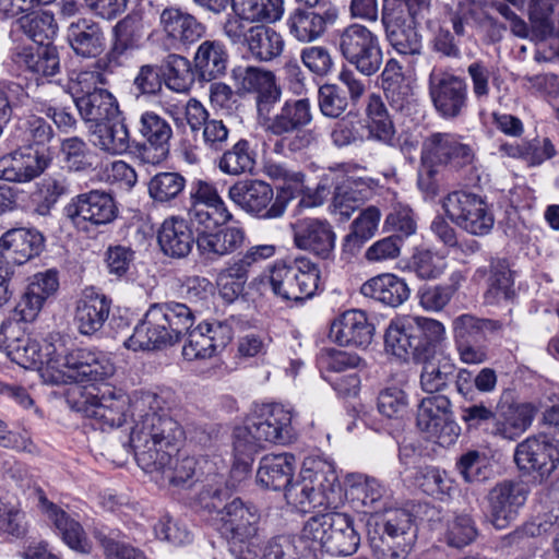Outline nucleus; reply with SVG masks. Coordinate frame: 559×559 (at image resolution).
Masks as SVG:
<instances>
[{"mask_svg": "<svg viewBox=\"0 0 559 559\" xmlns=\"http://www.w3.org/2000/svg\"><path fill=\"white\" fill-rule=\"evenodd\" d=\"M133 409L135 426L131 428L129 442L138 465L175 486L191 479L197 463L188 455L175 457L185 431L167 413L165 399L159 394H143L134 401Z\"/></svg>", "mask_w": 559, "mask_h": 559, "instance_id": "f257e3e1", "label": "nucleus"}, {"mask_svg": "<svg viewBox=\"0 0 559 559\" xmlns=\"http://www.w3.org/2000/svg\"><path fill=\"white\" fill-rule=\"evenodd\" d=\"M193 323V311L185 304H153L135 325L132 335L124 341V346L134 352L160 349L178 343L188 332L182 356L193 361L213 357L233 338V330L225 322H202L190 331Z\"/></svg>", "mask_w": 559, "mask_h": 559, "instance_id": "f03ea898", "label": "nucleus"}, {"mask_svg": "<svg viewBox=\"0 0 559 559\" xmlns=\"http://www.w3.org/2000/svg\"><path fill=\"white\" fill-rule=\"evenodd\" d=\"M384 493V487L369 477L359 476L349 488L355 506L370 514L367 527L372 555L377 559H406L417 538L414 519L404 509L380 512Z\"/></svg>", "mask_w": 559, "mask_h": 559, "instance_id": "7ed1b4c3", "label": "nucleus"}, {"mask_svg": "<svg viewBox=\"0 0 559 559\" xmlns=\"http://www.w3.org/2000/svg\"><path fill=\"white\" fill-rule=\"evenodd\" d=\"M112 364L100 353L67 346L61 337L44 343L41 377L53 384L76 382L95 384L112 376Z\"/></svg>", "mask_w": 559, "mask_h": 559, "instance_id": "20e7f679", "label": "nucleus"}, {"mask_svg": "<svg viewBox=\"0 0 559 559\" xmlns=\"http://www.w3.org/2000/svg\"><path fill=\"white\" fill-rule=\"evenodd\" d=\"M292 413L281 404L257 406L234 430V454L248 468L264 442L286 443L292 439Z\"/></svg>", "mask_w": 559, "mask_h": 559, "instance_id": "39448f33", "label": "nucleus"}, {"mask_svg": "<svg viewBox=\"0 0 559 559\" xmlns=\"http://www.w3.org/2000/svg\"><path fill=\"white\" fill-rule=\"evenodd\" d=\"M259 120L267 133L280 138L274 144L275 153H302L318 142L316 131L306 129L313 120L312 105L307 97L288 98L276 112Z\"/></svg>", "mask_w": 559, "mask_h": 559, "instance_id": "423d86ee", "label": "nucleus"}, {"mask_svg": "<svg viewBox=\"0 0 559 559\" xmlns=\"http://www.w3.org/2000/svg\"><path fill=\"white\" fill-rule=\"evenodd\" d=\"M288 504L298 511L324 507L334 510L342 501V486L333 466L321 460L305 462L296 479L284 488Z\"/></svg>", "mask_w": 559, "mask_h": 559, "instance_id": "0eeeda50", "label": "nucleus"}, {"mask_svg": "<svg viewBox=\"0 0 559 559\" xmlns=\"http://www.w3.org/2000/svg\"><path fill=\"white\" fill-rule=\"evenodd\" d=\"M431 0H384L381 23L385 38L401 55L418 56L423 38L418 25L430 13Z\"/></svg>", "mask_w": 559, "mask_h": 559, "instance_id": "6e6552de", "label": "nucleus"}, {"mask_svg": "<svg viewBox=\"0 0 559 559\" xmlns=\"http://www.w3.org/2000/svg\"><path fill=\"white\" fill-rule=\"evenodd\" d=\"M260 512L239 497L231 499L218 522V531L236 559H257L260 544Z\"/></svg>", "mask_w": 559, "mask_h": 559, "instance_id": "1a4fd4ad", "label": "nucleus"}, {"mask_svg": "<svg viewBox=\"0 0 559 559\" xmlns=\"http://www.w3.org/2000/svg\"><path fill=\"white\" fill-rule=\"evenodd\" d=\"M301 536L319 543L334 556H350L360 545L354 519L345 512L329 511L312 515L305 522Z\"/></svg>", "mask_w": 559, "mask_h": 559, "instance_id": "9d476101", "label": "nucleus"}, {"mask_svg": "<svg viewBox=\"0 0 559 559\" xmlns=\"http://www.w3.org/2000/svg\"><path fill=\"white\" fill-rule=\"evenodd\" d=\"M319 281V266L304 255L277 261L270 271L273 293L285 300L311 298L318 290Z\"/></svg>", "mask_w": 559, "mask_h": 559, "instance_id": "9b49d317", "label": "nucleus"}, {"mask_svg": "<svg viewBox=\"0 0 559 559\" xmlns=\"http://www.w3.org/2000/svg\"><path fill=\"white\" fill-rule=\"evenodd\" d=\"M337 47L342 57L366 76L376 74L382 66L380 39L362 24L353 23L341 29Z\"/></svg>", "mask_w": 559, "mask_h": 559, "instance_id": "f8f14e48", "label": "nucleus"}, {"mask_svg": "<svg viewBox=\"0 0 559 559\" xmlns=\"http://www.w3.org/2000/svg\"><path fill=\"white\" fill-rule=\"evenodd\" d=\"M443 207L448 217L469 235L486 236L493 228V213L479 194L453 191L444 199Z\"/></svg>", "mask_w": 559, "mask_h": 559, "instance_id": "ddd939ff", "label": "nucleus"}, {"mask_svg": "<svg viewBox=\"0 0 559 559\" xmlns=\"http://www.w3.org/2000/svg\"><path fill=\"white\" fill-rule=\"evenodd\" d=\"M229 199L246 213L263 219L282 217L288 201L282 195L274 197L271 185L259 179L235 182L228 189Z\"/></svg>", "mask_w": 559, "mask_h": 559, "instance_id": "4468645a", "label": "nucleus"}, {"mask_svg": "<svg viewBox=\"0 0 559 559\" xmlns=\"http://www.w3.org/2000/svg\"><path fill=\"white\" fill-rule=\"evenodd\" d=\"M501 321L478 318L469 313L456 317L452 322L453 336L465 364H481L487 359V348L483 344L488 335L499 333Z\"/></svg>", "mask_w": 559, "mask_h": 559, "instance_id": "2eb2a0df", "label": "nucleus"}, {"mask_svg": "<svg viewBox=\"0 0 559 559\" xmlns=\"http://www.w3.org/2000/svg\"><path fill=\"white\" fill-rule=\"evenodd\" d=\"M417 427L441 447L453 444L460 436V427L453 419L452 403L443 394L431 395L420 401Z\"/></svg>", "mask_w": 559, "mask_h": 559, "instance_id": "dca6fc26", "label": "nucleus"}, {"mask_svg": "<svg viewBox=\"0 0 559 559\" xmlns=\"http://www.w3.org/2000/svg\"><path fill=\"white\" fill-rule=\"evenodd\" d=\"M150 394L153 392L147 391ZM146 392L134 394L132 400L122 391L105 385L99 393L91 394L82 403L81 411L86 417L93 418L102 430L120 427L126 421L127 409H131L133 426H135L133 404L136 399Z\"/></svg>", "mask_w": 559, "mask_h": 559, "instance_id": "f3484780", "label": "nucleus"}, {"mask_svg": "<svg viewBox=\"0 0 559 559\" xmlns=\"http://www.w3.org/2000/svg\"><path fill=\"white\" fill-rule=\"evenodd\" d=\"M428 92L436 111L443 119H456L467 110L468 85L460 75L433 69L428 78Z\"/></svg>", "mask_w": 559, "mask_h": 559, "instance_id": "a211bd4d", "label": "nucleus"}, {"mask_svg": "<svg viewBox=\"0 0 559 559\" xmlns=\"http://www.w3.org/2000/svg\"><path fill=\"white\" fill-rule=\"evenodd\" d=\"M514 462L522 473L543 481L559 465V442L546 435L528 437L516 445Z\"/></svg>", "mask_w": 559, "mask_h": 559, "instance_id": "6ab92c4d", "label": "nucleus"}, {"mask_svg": "<svg viewBox=\"0 0 559 559\" xmlns=\"http://www.w3.org/2000/svg\"><path fill=\"white\" fill-rule=\"evenodd\" d=\"M239 88L254 95L258 118L267 117L282 99V86L272 70L248 66L236 74Z\"/></svg>", "mask_w": 559, "mask_h": 559, "instance_id": "aec40b11", "label": "nucleus"}, {"mask_svg": "<svg viewBox=\"0 0 559 559\" xmlns=\"http://www.w3.org/2000/svg\"><path fill=\"white\" fill-rule=\"evenodd\" d=\"M64 214L78 227L85 223L102 226L117 218L118 207L111 194L92 190L72 198L64 206Z\"/></svg>", "mask_w": 559, "mask_h": 559, "instance_id": "412c9836", "label": "nucleus"}, {"mask_svg": "<svg viewBox=\"0 0 559 559\" xmlns=\"http://www.w3.org/2000/svg\"><path fill=\"white\" fill-rule=\"evenodd\" d=\"M296 248L321 259H330L335 248L336 235L326 219L316 217L298 218L290 223Z\"/></svg>", "mask_w": 559, "mask_h": 559, "instance_id": "4be33fe9", "label": "nucleus"}, {"mask_svg": "<svg viewBox=\"0 0 559 559\" xmlns=\"http://www.w3.org/2000/svg\"><path fill=\"white\" fill-rule=\"evenodd\" d=\"M340 17L335 5L297 8L287 17L289 34L300 43H311L321 38L328 28Z\"/></svg>", "mask_w": 559, "mask_h": 559, "instance_id": "5701e85b", "label": "nucleus"}, {"mask_svg": "<svg viewBox=\"0 0 559 559\" xmlns=\"http://www.w3.org/2000/svg\"><path fill=\"white\" fill-rule=\"evenodd\" d=\"M472 150L452 133L436 132L424 139L420 160L437 168L452 165L462 167L472 162Z\"/></svg>", "mask_w": 559, "mask_h": 559, "instance_id": "b1692460", "label": "nucleus"}, {"mask_svg": "<svg viewBox=\"0 0 559 559\" xmlns=\"http://www.w3.org/2000/svg\"><path fill=\"white\" fill-rule=\"evenodd\" d=\"M0 344L11 361L24 369H44V345L22 332L20 324L4 321L0 328Z\"/></svg>", "mask_w": 559, "mask_h": 559, "instance_id": "393cba45", "label": "nucleus"}, {"mask_svg": "<svg viewBox=\"0 0 559 559\" xmlns=\"http://www.w3.org/2000/svg\"><path fill=\"white\" fill-rule=\"evenodd\" d=\"M527 499V489L521 483L503 480L488 493L490 522L497 530L507 528L519 515Z\"/></svg>", "mask_w": 559, "mask_h": 559, "instance_id": "a878e982", "label": "nucleus"}, {"mask_svg": "<svg viewBox=\"0 0 559 559\" xmlns=\"http://www.w3.org/2000/svg\"><path fill=\"white\" fill-rule=\"evenodd\" d=\"M50 160L51 153L48 150L33 151V147H20L0 157V180L31 181L44 173Z\"/></svg>", "mask_w": 559, "mask_h": 559, "instance_id": "bb28decb", "label": "nucleus"}, {"mask_svg": "<svg viewBox=\"0 0 559 559\" xmlns=\"http://www.w3.org/2000/svg\"><path fill=\"white\" fill-rule=\"evenodd\" d=\"M159 24L165 37L175 47H188L200 40L206 33V26L201 21L176 7L162 11Z\"/></svg>", "mask_w": 559, "mask_h": 559, "instance_id": "cd10ccee", "label": "nucleus"}, {"mask_svg": "<svg viewBox=\"0 0 559 559\" xmlns=\"http://www.w3.org/2000/svg\"><path fill=\"white\" fill-rule=\"evenodd\" d=\"M374 326L367 314L357 309L347 310L331 324L329 336L341 346L366 348L372 342Z\"/></svg>", "mask_w": 559, "mask_h": 559, "instance_id": "c85d7f7f", "label": "nucleus"}, {"mask_svg": "<svg viewBox=\"0 0 559 559\" xmlns=\"http://www.w3.org/2000/svg\"><path fill=\"white\" fill-rule=\"evenodd\" d=\"M245 239L246 233L242 228L226 226L200 231L195 243L204 259L216 261L240 249Z\"/></svg>", "mask_w": 559, "mask_h": 559, "instance_id": "c756f323", "label": "nucleus"}, {"mask_svg": "<svg viewBox=\"0 0 559 559\" xmlns=\"http://www.w3.org/2000/svg\"><path fill=\"white\" fill-rule=\"evenodd\" d=\"M44 248V236L27 228H13L0 238V253L15 264H24L37 257Z\"/></svg>", "mask_w": 559, "mask_h": 559, "instance_id": "7c9ffc66", "label": "nucleus"}, {"mask_svg": "<svg viewBox=\"0 0 559 559\" xmlns=\"http://www.w3.org/2000/svg\"><path fill=\"white\" fill-rule=\"evenodd\" d=\"M111 300L94 289H86L76 304L74 321L81 334L93 335L107 321Z\"/></svg>", "mask_w": 559, "mask_h": 559, "instance_id": "2f4dec72", "label": "nucleus"}, {"mask_svg": "<svg viewBox=\"0 0 559 559\" xmlns=\"http://www.w3.org/2000/svg\"><path fill=\"white\" fill-rule=\"evenodd\" d=\"M67 39L76 56L96 58L105 49V36L100 25L81 17L68 26Z\"/></svg>", "mask_w": 559, "mask_h": 559, "instance_id": "473e14b6", "label": "nucleus"}, {"mask_svg": "<svg viewBox=\"0 0 559 559\" xmlns=\"http://www.w3.org/2000/svg\"><path fill=\"white\" fill-rule=\"evenodd\" d=\"M92 144L109 155H120L128 151L130 132L124 118L105 120L87 127Z\"/></svg>", "mask_w": 559, "mask_h": 559, "instance_id": "72a5a7b5", "label": "nucleus"}, {"mask_svg": "<svg viewBox=\"0 0 559 559\" xmlns=\"http://www.w3.org/2000/svg\"><path fill=\"white\" fill-rule=\"evenodd\" d=\"M246 47L253 60L269 63L282 56L285 40L282 34L269 24H258L250 26Z\"/></svg>", "mask_w": 559, "mask_h": 559, "instance_id": "f704fd0d", "label": "nucleus"}, {"mask_svg": "<svg viewBox=\"0 0 559 559\" xmlns=\"http://www.w3.org/2000/svg\"><path fill=\"white\" fill-rule=\"evenodd\" d=\"M228 63V52L219 40H204L198 47L193 57V67L200 81L211 82L225 74Z\"/></svg>", "mask_w": 559, "mask_h": 559, "instance_id": "c9c22d12", "label": "nucleus"}, {"mask_svg": "<svg viewBox=\"0 0 559 559\" xmlns=\"http://www.w3.org/2000/svg\"><path fill=\"white\" fill-rule=\"evenodd\" d=\"M40 503L45 507L49 519L53 522L62 540L73 550L81 554H90L92 544L88 540L82 525L72 519L67 512L49 502L46 497L40 496Z\"/></svg>", "mask_w": 559, "mask_h": 559, "instance_id": "e433bc0d", "label": "nucleus"}, {"mask_svg": "<svg viewBox=\"0 0 559 559\" xmlns=\"http://www.w3.org/2000/svg\"><path fill=\"white\" fill-rule=\"evenodd\" d=\"M296 459L290 453L266 454L259 463L257 481L264 488L284 489L294 474Z\"/></svg>", "mask_w": 559, "mask_h": 559, "instance_id": "4c0bfd02", "label": "nucleus"}, {"mask_svg": "<svg viewBox=\"0 0 559 559\" xmlns=\"http://www.w3.org/2000/svg\"><path fill=\"white\" fill-rule=\"evenodd\" d=\"M360 293L390 307H399L409 297V288L405 281L393 274L370 278L361 285Z\"/></svg>", "mask_w": 559, "mask_h": 559, "instance_id": "58836bf2", "label": "nucleus"}, {"mask_svg": "<svg viewBox=\"0 0 559 559\" xmlns=\"http://www.w3.org/2000/svg\"><path fill=\"white\" fill-rule=\"evenodd\" d=\"M418 333L420 328L414 317L405 316L392 320L384 335L386 350L399 358L412 357L415 360L414 341Z\"/></svg>", "mask_w": 559, "mask_h": 559, "instance_id": "ea45409f", "label": "nucleus"}, {"mask_svg": "<svg viewBox=\"0 0 559 559\" xmlns=\"http://www.w3.org/2000/svg\"><path fill=\"white\" fill-rule=\"evenodd\" d=\"M157 239L162 251L171 258L188 255L194 243V237L188 223L177 217H170L162 224Z\"/></svg>", "mask_w": 559, "mask_h": 559, "instance_id": "a19ab883", "label": "nucleus"}, {"mask_svg": "<svg viewBox=\"0 0 559 559\" xmlns=\"http://www.w3.org/2000/svg\"><path fill=\"white\" fill-rule=\"evenodd\" d=\"M14 61L31 72L35 80L51 78L60 72V58L56 46L47 44L37 49L23 48L16 52Z\"/></svg>", "mask_w": 559, "mask_h": 559, "instance_id": "79ce46f5", "label": "nucleus"}, {"mask_svg": "<svg viewBox=\"0 0 559 559\" xmlns=\"http://www.w3.org/2000/svg\"><path fill=\"white\" fill-rule=\"evenodd\" d=\"M516 296L513 272L503 259H493L489 266V277L484 300L487 305H501L513 301Z\"/></svg>", "mask_w": 559, "mask_h": 559, "instance_id": "37998d69", "label": "nucleus"}, {"mask_svg": "<svg viewBox=\"0 0 559 559\" xmlns=\"http://www.w3.org/2000/svg\"><path fill=\"white\" fill-rule=\"evenodd\" d=\"M381 218L380 210L370 205L352 222L349 233L343 241V251L349 255H356L362 246L371 239L377 230Z\"/></svg>", "mask_w": 559, "mask_h": 559, "instance_id": "c03bdc74", "label": "nucleus"}, {"mask_svg": "<svg viewBox=\"0 0 559 559\" xmlns=\"http://www.w3.org/2000/svg\"><path fill=\"white\" fill-rule=\"evenodd\" d=\"M138 130L141 136L157 152V162L164 159L169 151L173 138L170 123L158 114L147 110L139 119Z\"/></svg>", "mask_w": 559, "mask_h": 559, "instance_id": "a18cd8bd", "label": "nucleus"}, {"mask_svg": "<svg viewBox=\"0 0 559 559\" xmlns=\"http://www.w3.org/2000/svg\"><path fill=\"white\" fill-rule=\"evenodd\" d=\"M365 114L369 138L393 146L395 128L380 95L373 93L368 96Z\"/></svg>", "mask_w": 559, "mask_h": 559, "instance_id": "49530a36", "label": "nucleus"}, {"mask_svg": "<svg viewBox=\"0 0 559 559\" xmlns=\"http://www.w3.org/2000/svg\"><path fill=\"white\" fill-rule=\"evenodd\" d=\"M75 106L87 127L115 119L120 115L118 100L108 90L82 97Z\"/></svg>", "mask_w": 559, "mask_h": 559, "instance_id": "de8ad7c7", "label": "nucleus"}, {"mask_svg": "<svg viewBox=\"0 0 559 559\" xmlns=\"http://www.w3.org/2000/svg\"><path fill=\"white\" fill-rule=\"evenodd\" d=\"M143 36L142 16L131 12L114 27V43L109 55L117 59L140 47Z\"/></svg>", "mask_w": 559, "mask_h": 559, "instance_id": "09e8293b", "label": "nucleus"}, {"mask_svg": "<svg viewBox=\"0 0 559 559\" xmlns=\"http://www.w3.org/2000/svg\"><path fill=\"white\" fill-rule=\"evenodd\" d=\"M533 421V408L528 404L509 407L508 412L497 416L490 433L506 440L520 437Z\"/></svg>", "mask_w": 559, "mask_h": 559, "instance_id": "8fccbe9b", "label": "nucleus"}, {"mask_svg": "<svg viewBox=\"0 0 559 559\" xmlns=\"http://www.w3.org/2000/svg\"><path fill=\"white\" fill-rule=\"evenodd\" d=\"M250 26L274 24L284 15V0H231Z\"/></svg>", "mask_w": 559, "mask_h": 559, "instance_id": "3c124183", "label": "nucleus"}, {"mask_svg": "<svg viewBox=\"0 0 559 559\" xmlns=\"http://www.w3.org/2000/svg\"><path fill=\"white\" fill-rule=\"evenodd\" d=\"M420 328V333L414 341L415 360L424 361L432 356L436 348L445 340L444 325L435 320L424 317H414Z\"/></svg>", "mask_w": 559, "mask_h": 559, "instance_id": "603ef678", "label": "nucleus"}, {"mask_svg": "<svg viewBox=\"0 0 559 559\" xmlns=\"http://www.w3.org/2000/svg\"><path fill=\"white\" fill-rule=\"evenodd\" d=\"M420 372V388L429 394L444 391L454 381L455 365L448 359L438 361L424 360Z\"/></svg>", "mask_w": 559, "mask_h": 559, "instance_id": "864d4df0", "label": "nucleus"}, {"mask_svg": "<svg viewBox=\"0 0 559 559\" xmlns=\"http://www.w3.org/2000/svg\"><path fill=\"white\" fill-rule=\"evenodd\" d=\"M188 216L199 233L222 227L233 219L225 202L190 205Z\"/></svg>", "mask_w": 559, "mask_h": 559, "instance_id": "5fc2aeb1", "label": "nucleus"}, {"mask_svg": "<svg viewBox=\"0 0 559 559\" xmlns=\"http://www.w3.org/2000/svg\"><path fill=\"white\" fill-rule=\"evenodd\" d=\"M255 166V153L247 140H239L231 148L224 152L218 160V168L227 175L239 176L251 173Z\"/></svg>", "mask_w": 559, "mask_h": 559, "instance_id": "6e6d98bb", "label": "nucleus"}, {"mask_svg": "<svg viewBox=\"0 0 559 559\" xmlns=\"http://www.w3.org/2000/svg\"><path fill=\"white\" fill-rule=\"evenodd\" d=\"M477 535L474 520L468 514H456L447 520L441 540L451 548L462 549L471 545Z\"/></svg>", "mask_w": 559, "mask_h": 559, "instance_id": "4d7b16f0", "label": "nucleus"}, {"mask_svg": "<svg viewBox=\"0 0 559 559\" xmlns=\"http://www.w3.org/2000/svg\"><path fill=\"white\" fill-rule=\"evenodd\" d=\"M165 84L177 93L190 91L197 76L194 67L188 58L180 55H169L165 60Z\"/></svg>", "mask_w": 559, "mask_h": 559, "instance_id": "13d9d810", "label": "nucleus"}, {"mask_svg": "<svg viewBox=\"0 0 559 559\" xmlns=\"http://www.w3.org/2000/svg\"><path fill=\"white\" fill-rule=\"evenodd\" d=\"M104 66L97 61L92 69L74 72L69 81V91L76 104L82 97H87L98 91L106 90L107 80L103 73Z\"/></svg>", "mask_w": 559, "mask_h": 559, "instance_id": "bf43d9fd", "label": "nucleus"}, {"mask_svg": "<svg viewBox=\"0 0 559 559\" xmlns=\"http://www.w3.org/2000/svg\"><path fill=\"white\" fill-rule=\"evenodd\" d=\"M369 194V188L361 182L355 181L337 187L332 201L333 212L348 219L352 213L364 204Z\"/></svg>", "mask_w": 559, "mask_h": 559, "instance_id": "052dcab7", "label": "nucleus"}, {"mask_svg": "<svg viewBox=\"0 0 559 559\" xmlns=\"http://www.w3.org/2000/svg\"><path fill=\"white\" fill-rule=\"evenodd\" d=\"M17 22L22 32L39 46H46L58 32L55 16L48 11L23 16Z\"/></svg>", "mask_w": 559, "mask_h": 559, "instance_id": "680f3d73", "label": "nucleus"}, {"mask_svg": "<svg viewBox=\"0 0 559 559\" xmlns=\"http://www.w3.org/2000/svg\"><path fill=\"white\" fill-rule=\"evenodd\" d=\"M556 4L557 0H528L532 40L542 43L555 31L551 15Z\"/></svg>", "mask_w": 559, "mask_h": 559, "instance_id": "e2e57ef3", "label": "nucleus"}, {"mask_svg": "<svg viewBox=\"0 0 559 559\" xmlns=\"http://www.w3.org/2000/svg\"><path fill=\"white\" fill-rule=\"evenodd\" d=\"M186 178L175 171H163L153 176L148 181L150 197L159 203L175 200L185 189Z\"/></svg>", "mask_w": 559, "mask_h": 559, "instance_id": "0e129e2a", "label": "nucleus"}, {"mask_svg": "<svg viewBox=\"0 0 559 559\" xmlns=\"http://www.w3.org/2000/svg\"><path fill=\"white\" fill-rule=\"evenodd\" d=\"M472 86L473 99L481 105L491 94V83L497 80V71L483 60H475L466 68Z\"/></svg>", "mask_w": 559, "mask_h": 559, "instance_id": "69168bd1", "label": "nucleus"}, {"mask_svg": "<svg viewBox=\"0 0 559 559\" xmlns=\"http://www.w3.org/2000/svg\"><path fill=\"white\" fill-rule=\"evenodd\" d=\"M348 98L338 84H323L318 90L320 112L331 119L340 118L348 107Z\"/></svg>", "mask_w": 559, "mask_h": 559, "instance_id": "338daca9", "label": "nucleus"}, {"mask_svg": "<svg viewBox=\"0 0 559 559\" xmlns=\"http://www.w3.org/2000/svg\"><path fill=\"white\" fill-rule=\"evenodd\" d=\"M416 479L426 493L439 499L450 497L455 490L452 479L445 472H441L436 467H425L420 469Z\"/></svg>", "mask_w": 559, "mask_h": 559, "instance_id": "774afa93", "label": "nucleus"}]
</instances>
